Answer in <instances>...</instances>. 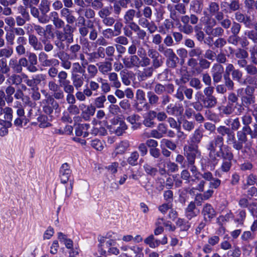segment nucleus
<instances>
[{"instance_id":"nucleus-1","label":"nucleus","mask_w":257,"mask_h":257,"mask_svg":"<svg viewBox=\"0 0 257 257\" xmlns=\"http://www.w3.org/2000/svg\"><path fill=\"white\" fill-rule=\"evenodd\" d=\"M75 28L71 25H66L63 31L57 30L55 32L57 40L55 41V45L60 50L64 49L65 46L63 42L66 41L68 44L73 42V32Z\"/></svg>"},{"instance_id":"nucleus-2","label":"nucleus","mask_w":257,"mask_h":257,"mask_svg":"<svg viewBox=\"0 0 257 257\" xmlns=\"http://www.w3.org/2000/svg\"><path fill=\"white\" fill-rule=\"evenodd\" d=\"M223 144V138L222 137L217 136L209 143L207 146V149L209 151V160L213 166L216 165L218 163V160L217 159V157H220V154L218 151H216V148L218 147L220 149Z\"/></svg>"},{"instance_id":"nucleus-3","label":"nucleus","mask_w":257,"mask_h":257,"mask_svg":"<svg viewBox=\"0 0 257 257\" xmlns=\"http://www.w3.org/2000/svg\"><path fill=\"white\" fill-rule=\"evenodd\" d=\"M43 111L48 115L51 114L54 110L57 111L59 109L58 103L50 95L46 93L45 98L41 102Z\"/></svg>"},{"instance_id":"nucleus-4","label":"nucleus","mask_w":257,"mask_h":257,"mask_svg":"<svg viewBox=\"0 0 257 257\" xmlns=\"http://www.w3.org/2000/svg\"><path fill=\"white\" fill-rule=\"evenodd\" d=\"M184 150L189 163L191 165L194 164L196 158L200 156V152L198 151L197 145L191 144L188 146H185Z\"/></svg>"},{"instance_id":"nucleus-5","label":"nucleus","mask_w":257,"mask_h":257,"mask_svg":"<svg viewBox=\"0 0 257 257\" xmlns=\"http://www.w3.org/2000/svg\"><path fill=\"white\" fill-rule=\"evenodd\" d=\"M16 110V114L18 117L14 120V125L18 127H23V122L25 119V110L22 104L20 102H17L16 104L13 106Z\"/></svg>"},{"instance_id":"nucleus-6","label":"nucleus","mask_w":257,"mask_h":257,"mask_svg":"<svg viewBox=\"0 0 257 257\" xmlns=\"http://www.w3.org/2000/svg\"><path fill=\"white\" fill-rule=\"evenodd\" d=\"M57 56L60 60L61 66L65 70H69L71 68L72 63L70 61V57L69 54L63 51L57 53Z\"/></svg>"},{"instance_id":"nucleus-7","label":"nucleus","mask_w":257,"mask_h":257,"mask_svg":"<svg viewBox=\"0 0 257 257\" xmlns=\"http://www.w3.org/2000/svg\"><path fill=\"white\" fill-rule=\"evenodd\" d=\"M38 59L41 65L44 67H50L59 64V61L55 59H48V55L44 52H41L38 55Z\"/></svg>"},{"instance_id":"nucleus-8","label":"nucleus","mask_w":257,"mask_h":257,"mask_svg":"<svg viewBox=\"0 0 257 257\" xmlns=\"http://www.w3.org/2000/svg\"><path fill=\"white\" fill-rule=\"evenodd\" d=\"M79 108L82 111V117L85 120H88L90 116L94 115L95 111V107L92 105H86L85 104H81Z\"/></svg>"},{"instance_id":"nucleus-9","label":"nucleus","mask_w":257,"mask_h":257,"mask_svg":"<svg viewBox=\"0 0 257 257\" xmlns=\"http://www.w3.org/2000/svg\"><path fill=\"white\" fill-rule=\"evenodd\" d=\"M237 140H236V142H234L232 147L234 149L239 151L242 149L243 144L247 142L246 134L244 133L243 131H238L237 132Z\"/></svg>"},{"instance_id":"nucleus-10","label":"nucleus","mask_w":257,"mask_h":257,"mask_svg":"<svg viewBox=\"0 0 257 257\" xmlns=\"http://www.w3.org/2000/svg\"><path fill=\"white\" fill-rule=\"evenodd\" d=\"M71 174V171L67 163L63 164L60 170V178L61 182L66 183L68 181Z\"/></svg>"},{"instance_id":"nucleus-11","label":"nucleus","mask_w":257,"mask_h":257,"mask_svg":"<svg viewBox=\"0 0 257 257\" xmlns=\"http://www.w3.org/2000/svg\"><path fill=\"white\" fill-rule=\"evenodd\" d=\"M202 214L204 219L206 221H210L215 215V211L212 206L209 204H206L203 207Z\"/></svg>"},{"instance_id":"nucleus-12","label":"nucleus","mask_w":257,"mask_h":257,"mask_svg":"<svg viewBox=\"0 0 257 257\" xmlns=\"http://www.w3.org/2000/svg\"><path fill=\"white\" fill-rule=\"evenodd\" d=\"M223 71L224 69L221 65L216 64L213 66L212 69V72L213 81L217 83L221 80Z\"/></svg>"},{"instance_id":"nucleus-13","label":"nucleus","mask_w":257,"mask_h":257,"mask_svg":"<svg viewBox=\"0 0 257 257\" xmlns=\"http://www.w3.org/2000/svg\"><path fill=\"white\" fill-rule=\"evenodd\" d=\"M29 45L36 51H41L43 49L42 42L39 41L37 36L34 34H31L28 37Z\"/></svg>"},{"instance_id":"nucleus-14","label":"nucleus","mask_w":257,"mask_h":257,"mask_svg":"<svg viewBox=\"0 0 257 257\" xmlns=\"http://www.w3.org/2000/svg\"><path fill=\"white\" fill-rule=\"evenodd\" d=\"M96 66L98 70L103 75H106L112 70V64L109 61L97 63Z\"/></svg>"},{"instance_id":"nucleus-15","label":"nucleus","mask_w":257,"mask_h":257,"mask_svg":"<svg viewBox=\"0 0 257 257\" xmlns=\"http://www.w3.org/2000/svg\"><path fill=\"white\" fill-rule=\"evenodd\" d=\"M31 14L35 18H37L39 23L41 24H47L50 20L49 18H45L42 14L40 15V12L39 8L32 7L31 8Z\"/></svg>"},{"instance_id":"nucleus-16","label":"nucleus","mask_w":257,"mask_h":257,"mask_svg":"<svg viewBox=\"0 0 257 257\" xmlns=\"http://www.w3.org/2000/svg\"><path fill=\"white\" fill-rule=\"evenodd\" d=\"M223 160H231L233 158V154L231 152V149L226 145H222L218 151Z\"/></svg>"},{"instance_id":"nucleus-17","label":"nucleus","mask_w":257,"mask_h":257,"mask_svg":"<svg viewBox=\"0 0 257 257\" xmlns=\"http://www.w3.org/2000/svg\"><path fill=\"white\" fill-rule=\"evenodd\" d=\"M38 8L41 14L45 18H48L47 14L50 11V2L48 0H42Z\"/></svg>"},{"instance_id":"nucleus-18","label":"nucleus","mask_w":257,"mask_h":257,"mask_svg":"<svg viewBox=\"0 0 257 257\" xmlns=\"http://www.w3.org/2000/svg\"><path fill=\"white\" fill-rule=\"evenodd\" d=\"M89 126V124L87 123L78 125L75 128L76 135L77 136H83V138L87 137L88 136L87 131Z\"/></svg>"},{"instance_id":"nucleus-19","label":"nucleus","mask_w":257,"mask_h":257,"mask_svg":"<svg viewBox=\"0 0 257 257\" xmlns=\"http://www.w3.org/2000/svg\"><path fill=\"white\" fill-rule=\"evenodd\" d=\"M23 79L22 74L20 75L15 73L8 77L7 82L12 85H19L22 82Z\"/></svg>"},{"instance_id":"nucleus-20","label":"nucleus","mask_w":257,"mask_h":257,"mask_svg":"<svg viewBox=\"0 0 257 257\" xmlns=\"http://www.w3.org/2000/svg\"><path fill=\"white\" fill-rule=\"evenodd\" d=\"M156 117V113L154 111H149L145 114L144 124L147 127H151L154 124V119Z\"/></svg>"},{"instance_id":"nucleus-21","label":"nucleus","mask_w":257,"mask_h":257,"mask_svg":"<svg viewBox=\"0 0 257 257\" xmlns=\"http://www.w3.org/2000/svg\"><path fill=\"white\" fill-rule=\"evenodd\" d=\"M77 13L79 15H81L82 14H84V17L87 19H93L94 18L95 15L94 11L90 8H87L85 9L79 8L78 9Z\"/></svg>"},{"instance_id":"nucleus-22","label":"nucleus","mask_w":257,"mask_h":257,"mask_svg":"<svg viewBox=\"0 0 257 257\" xmlns=\"http://www.w3.org/2000/svg\"><path fill=\"white\" fill-rule=\"evenodd\" d=\"M71 79L75 88L79 90L84 84V78L79 74L71 75Z\"/></svg>"},{"instance_id":"nucleus-23","label":"nucleus","mask_w":257,"mask_h":257,"mask_svg":"<svg viewBox=\"0 0 257 257\" xmlns=\"http://www.w3.org/2000/svg\"><path fill=\"white\" fill-rule=\"evenodd\" d=\"M68 49L70 52L69 55H70V59L73 60L77 59L78 53L81 50V46L78 44H75L71 45Z\"/></svg>"},{"instance_id":"nucleus-24","label":"nucleus","mask_w":257,"mask_h":257,"mask_svg":"<svg viewBox=\"0 0 257 257\" xmlns=\"http://www.w3.org/2000/svg\"><path fill=\"white\" fill-rule=\"evenodd\" d=\"M173 27V23L169 20H166L164 23L159 27V31L163 34H166Z\"/></svg>"},{"instance_id":"nucleus-25","label":"nucleus","mask_w":257,"mask_h":257,"mask_svg":"<svg viewBox=\"0 0 257 257\" xmlns=\"http://www.w3.org/2000/svg\"><path fill=\"white\" fill-rule=\"evenodd\" d=\"M128 147V144L127 142H121L115 148V151L112 153V157L115 158L118 154H123L127 150Z\"/></svg>"},{"instance_id":"nucleus-26","label":"nucleus","mask_w":257,"mask_h":257,"mask_svg":"<svg viewBox=\"0 0 257 257\" xmlns=\"http://www.w3.org/2000/svg\"><path fill=\"white\" fill-rule=\"evenodd\" d=\"M195 208L196 206L194 203L190 202L186 210V215L188 219H191L197 215L198 211H195Z\"/></svg>"},{"instance_id":"nucleus-27","label":"nucleus","mask_w":257,"mask_h":257,"mask_svg":"<svg viewBox=\"0 0 257 257\" xmlns=\"http://www.w3.org/2000/svg\"><path fill=\"white\" fill-rule=\"evenodd\" d=\"M87 72L88 73V79H92L94 78L98 73V68H97L96 65L94 64H87Z\"/></svg>"},{"instance_id":"nucleus-28","label":"nucleus","mask_w":257,"mask_h":257,"mask_svg":"<svg viewBox=\"0 0 257 257\" xmlns=\"http://www.w3.org/2000/svg\"><path fill=\"white\" fill-rule=\"evenodd\" d=\"M187 64L193 73H200L201 72V69L198 66V63L196 59L194 58L189 59L188 61Z\"/></svg>"},{"instance_id":"nucleus-29","label":"nucleus","mask_w":257,"mask_h":257,"mask_svg":"<svg viewBox=\"0 0 257 257\" xmlns=\"http://www.w3.org/2000/svg\"><path fill=\"white\" fill-rule=\"evenodd\" d=\"M144 242L151 248H155L160 244V240L155 239L153 235H151L144 240Z\"/></svg>"},{"instance_id":"nucleus-30","label":"nucleus","mask_w":257,"mask_h":257,"mask_svg":"<svg viewBox=\"0 0 257 257\" xmlns=\"http://www.w3.org/2000/svg\"><path fill=\"white\" fill-rule=\"evenodd\" d=\"M9 65L10 66L11 69L15 73H21V66L19 65V61L15 58H11L9 61Z\"/></svg>"},{"instance_id":"nucleus-31","label":"nucleus","mask_w":257,"mask_h":257,"mask_svg":"<svg viewBox=\"0 0 257 257\" xmlns=\"http://www.w3.org/2000/svg\"><path fill=\"white\" fill-rule=\"evenodd\" d=\"M130 122L132 124V128L135 130L140 127L141 125L140 117L137 115H132L130 117Z\"/></svg>"},{"instance_id":"nucleus-32","label":"nucleus","mask_w":257,"mask_h":257,"mask_svg":"<svg viewBox=\"0 0 257 257\" xmlns=\"http://www.w3.org/2000/svg\"><path fill=\"white\" fill-rule=\"evenodd\" d=\"M216 99L213 96H206L203 101L204 105L206 107H214L216 105Z\"/></svg>"},{"instance_id":"nucleus-33","label":"nucleus","mask_w":257,"mask_h":257,"mask_svg":"<svg viewBox=\"0 0 257 257\" xmlns=\"http://www.w3.org/2000/svg\"><path fill=\"white\" fill-rule=\"evenodd\" d=\"M203 136L202 132L199 129H197L194 132L192 137L191 138V141L192 143V144L196 145V144H198Z\"/></svg>"},{"instance_id":"nucleus-34","label":"nucleus","mask_w":257,"mask_h":257,"mask_svg":"<svg viewBox=\"0 0 257 257\" xmlns=\"http://www.w3.org/2000/svg\"><path fill=\"white\" fill-rule=\"evenodd\" d=\"M109 81L111 82V85L115 88L120 86V83L118 80L117 75L114 72L110 73L108 75Z\"/></svg>"},{"instance_id":"nucleus-35","label":"nucleus","mask_w":257,"mask_h":257,"mask_svg":"<svg viewBox=\"0 0 257 257\" xmlns=\"http://www.w3.org/2000/svg\"><path fill=\"white\" fill-rule=\"evenodd\" d=\"M60 86L63 87V91L67 94L73 93L74 91L75 87L74 85L70 83V80L60 84Z\"/></svg>"},{"instance_id":"nucleus-36","label":"nucleus","mask_w":257,"mask_h":257,"mask_svg":"<svg viewBox=\"0 0 257 257\" xmlns=\"http://www.w3.org/2000/svg\"><path fill=\"white\" fill-rule=\"evenodd\" d=\"M39 122V126L41 128H45L51 125V123L48 121V117L45 115H40L38 118Z\"/></svg>"},{"instance_id":"nucleus-37","label":"nucleus","mask_w":257,"mask_h":257,"mask_svg":"<svg viewBox=\"0 0 257 257\" xmlns=\"http://www.w3.org/2000/svg\"><path fill=\"white\" fill-rule=\"evenodd\" d=\"M160 147L161 148H168L171 150H174L176 148V145L174 143L165 139L161 140Z\"/></svg>"},{"instance_id":"nucleus-38","label":"nucleus","mask_w":257,"mask_h":257,"mask_svg":"<svg viewBox=\"0 0 257 257\" xmlns=\"http://www.w3.org/2000/svg\"><path fill=\"white\" fill-rule=\"evenodd\" d=\"M71 75L78 74L77 73L85 72L83 69L82 71V66L79 62H74L72 64Z\"/></svg>"},{"instance_id":"nucleus-39","label":"nucleus","mask_w":257,"mask_h":257,"mask_svg":"<svg viewBox=\"0 0 257 257\" xmlns=\"http://www.w3.org/2000/svg\"><path fill=\"white\" fill-rule=\"evenodd\" d=\"M42 45H44V50L46 52L51 51L54 49L53 44L46 37L41 40Z\"/></svg>"},{"instance_id":"nucleus-40","label":"nucleus","mask_w":257,"mask_h":257,"mask_svg":"<svg viewBox=\"0 0 257 257\" xmlns=\"http://www.w3.org/2000/svg\"><path fill=\"white\" fill-rule=\"evenodd\" d=\"M1 53L3 58H9L13 54L14 51L12 47H7L0 49Z\"/></svg>"},{"instance_id":"nucleus-41","label":"nucleus","mask_w":257,"mask_h":257,"mask_svg":"<svg viewBox=\"0 0 257 257\" xmlns=\"http://www.w3.org/2000/svg\"><path fill=\"white\" fill-rule=\"evenodd\" d=\"M22 76L24 79V82L27 84L28 86L31 87V89L32 88H35L37 87L35 85L33 77L30 79L28 77V75L25 73H23Z\"/></svg>"},{"instance_id":"nucleus-42","label":"nucleus","mask_w":257,"mask_h":257,"mask_svg":"<svg viewBox=\"0 0 257 257\" xmlns=\"http://www.w3.org/2000/svg\"><path fill=\"white\" fill-rule=\"evenodd\" d=\"M220 112L222 114L226 115L230 114L232 113L233 109L230 104H228L226 106H222L219 108Z\"/></svg>"},{"instance_id":"nucleus-43","label":"nucleus","mask_w":257,"mask_h":257,"mask_svg":"<svg viewBox=\"0 0 257 257\" xmlns=\"http://www.w3.org/2000/svg\"><path fill=\"white\" fill-rule=\"evenodd\" d=\"M127 128V125L123 121H120L119 126L115 130V134L117 136H121Z\"/></svg>"},{"instance_id":"nucleus-44","label":"nucleus","mask_w":257,"mask_h":257,"mask_svg":"<svg viewBox=\"0 0 257 257\" xmlns=\"http://www.w3.org/2000/svg\"><path fill=\"white\" fill-rule=\"evenodd\" d=\"M4 119L12 121L13 117V110L12 108L6 106L5 107Z\"/></svg>"},{"instance_id":"nucleus-45","label":"nucleus","mask_w":257,"mask_h":257,"mask_svg":"<svg viewBox=\"0 0 257 257\" xmlns=\"http://www.w3.org/2000/svg\"><path fill=\"white\" fill-rule=\"evenodd\" d=\"M57 76L58 78V82L60 85L66 81H69V80L67 79L68 77V74L64 70H61L59 72Z\"/></svg>"},{"instance_id":"nucleus-46","label":"nucleus","mask_w":257,"mask_h":257,"mask_svg":"<svg viewBox=\"0 0 257 257\" xmlns=\"http://www.w3.org/2000/svg\"><path fill=\"white\" fill-rule=\"evenodd\" d=\"M106 101V97L104 95H101L97 97L94 101V104L97 108L104 107V102Z\"/></svg>"},{"instance_id":"nucleus-47","label":"nucleus","mask_w":257,"mask_h":257,"mask_svg":"<svg viewBox=\"0 0 257 257\" xmlns=\"http://www.w3.org/2000/svg\"><path fill=\"white\" fill-rule=\"evenodd\" d=\"M215 21L214 19L210 20L207 23L206 26L205 28V31L206 33L209 35L212 34L213 29L212 28L215 25Z\"/></svg>"},{"instance_id":"nucleus-48","label":"nucleus","mask_w":257,"mask_h":257,"mask_svg":"<svg viewBox=\"0 0 257 257\" xmlns=\"http://www.w3.org/2000/svg\"><path fill=\"white\" fill-rule=\"evenodd\" d=\"M176 224L181 227L182 229L187 230L190 227V224L188 222L181 218H178L176 221Z\"/></svg>"},{"instance_id":"nucleus-49","label":"nucleus","mask_w":257,"mask_h":257,"mask_svg":"<svg viewBox=\"0 0 257 257\" xmlns=\"http://www.w3.org/2000/svg\"><path fill=\"white\" fill-rule=\"evenodd\" d=\"M255 234L249 231H245L243 232L241 238L244 241H248L254 238Z\"/></svg>"},{"instance_id":"nucleus-50","label":"nucleus","mask_w":257,"mask_h":257,"mask_svg":"<svg viewBox=\"0 0 257 257\" xmlns=\"http://www.w3.org/2000/svg\"><path fill=\"white\" fill-rule=\"evenodd\" d=\"M231 160H223L220 167V170L224 172H227L229 171L231 166Z\"/></svg>"},{"instance_id":"nucleus-51","label":"nucleus","mask_w":257,"mask_h":257,"mask_svg":"<svg viewBox=\"0 0 257 257\" xmlns=\"http://www.w3.org/2000/svg\"><path fill=\"white\" fill-rule=\"evenodd\" d=\"M131 250L135 254V257H143V249L138 246H134L131 247Z\"/></svg>"},{"instance_id":"nucleus-52","label":"nucleus","mask_w":257,"mask_h":257,"mask_svg":"<svg viewBox=\"0 0 257 257\" xmlns=\"http://www.w3.org/2000/svg\"><path fill=\"white\" fill-rule=\"evenodd\" d=\"M54 99L57 100H63L64 98V91L59 88L53 92L52 96Z\"/></svg>"},{"instance_id":"nucleus-53","label":"nucleus","mask_w":257,"mask_h":257,"mask_svg":"<svg viewBox=\"0 0 257 257\" xmlns=\"http://www.w3.org/2000/svg\"><path fill=\"white\" fill-rule=\"evenodd\" d=\"M47 86L49 90L52 93L60 88V86L52 80L48 81Z\"/></svg>"},{"instance_id":"nucleus-54","label":"nucleus","mask_w":257,"mask_h":257,"mask_svg":"<svg viewBox=\"0 0 257 257\" xmlns=\"http://www.w3.org/2000/svg\"><path fill=\"white\" fill-rule=\"evenodd\" d=\"M52 23L55 26V28L57 29H60L61 28H64L65 27V22L59 18L54 20L52 21Z\"/></svg>"},{"instance_id":"nucleus-55","label":"nucleus","mask_w":257,"mask_h":257,"mask_svg":"<svg viewBox=\"0 0 257 257\" xmlns=\"http://www.w3.org/2000/svg\"><path fill=\"white\" fill-rule=\"evenodd\" d=\"M33 28L39 36H43L46 35V30L41 26L39 25L34 24Z\"/></svg>"},{"instance_id":"nucleus-56","label":"nucleus","mask_w":257,"mask_h":257,"mask_svg":"<svg viewBox=\"0 0 257 257\" xmlns=\"http://www.w3.org/2000/svg\"><path fill=\"white\" fill-rule=\"evenodd\" d=\"M15 39V35L13 32L7 33L6 35V39L8 44L10 45H13L14 44Z\"/></svg>"},{"instance_id":"nucleus-57","label":"nucleus","mask_w":257,"mask_h":257,"mask_svg":"<svg viewBox=\"0 0 257 257\" xmlns=\"http://www.w3.org/2000/svg\"><path fill=\"white\" fill-rule=\"evenodd\" d=\"M58 69L52 65L50 66L47 72L48 76L52 79L55 78L58 75Z\"/></svg>"},{"instance_id":"nucleus-58","label":"nucleus","mask_w":257,"mask_h":257,"mask_svg":"<svg viewBox=\"0 0 257 257\" xmlns=\"http://www.w3.org/2000/svg\"><path fill=\"white\" fill-rule=\"evenodd\" d=\"M172 207V204L168 202L167 203H164L158 207L159 210L163 214H165L167 213L169 209Z\"/></svg>"},{"instance_id":"nucleus-59","label":"nucleus","mask_w":257,"mask_h":257,"mask_svg":"<svg viewBox=\"0 0 257 257\" xmlns=\"http://www.w3.org/2000/svg\"><path fill=\"white\" fill-rule=\"evenodd\" d=\"M18 11L19 13L21 14L23 17H24L25 19H26L27 21H30V16L29 12L24 6H21L19 7L18 8Z\"/></svg>"},{"instance_id":"nucleus-60","label":"nucleus","mask_w":257,"mask_h":257,"mask_svg":"<svg viewBox=\"0 0 257 257\" xmlns=\"http://www.w3.org/2000/svg\"><path fill=\"white\" fill-rule=\"evenodd\" d=\"M91 146L97 151H101L103 146L102 143L99 140H94L91 141Z\"/></svg>"},{"instance_id":"nucleus-61","label":"nucleus","mask_w":257,"mask_h":257,"mask_svg":"<svg viewBox=\"0 0 257 257\" xmlns=\"http://www.w3.org/2000/svg\"><path fill=\"white\" fill-rule=\"evenodd\" d=\"M189 83L191 86L196 88V89H199L202 87L200 80L196 78H192Z\"/></svg>"},{"instance_id":"nucleus-62","label":"nucleus","mask_w":257,"mask_h":257,"mask_svg":"<svg viewBox=\"0 0 257 257\" xmlns=\"http://www.w3.org/2000/svg\"><path fill=\"white\" fill-rule=\"evenodd\" d=\"M88 87L90 89H91L93 91H97L99 89L100 86L98 82L94 80H89L88 81Z\"/></svg>"},{"instance_id":"nucleus-63","label":"nucleus","mask_w":257,"mask_h":257,"mask_svg":"<svg viewBox=\"0 0 257 257\" xmlns=\"http://www.w3.org/2000/svg\"><path fill=\"white\" fill-rule=\"evenodd\" d=\"M241 100L242 103L246 106L254 103V98L252 95L243 96L241 97Z\"/></svg>"},{"instance_id":"nucleus-64","label":"nucleus","mask_w":257,"mask_h":257,"mask_svg":"<svg viewBox=\"0 0 257 257\" xmlns=\"http://www.w3.org/2000/svg\"><path fill=\"white\" fill-rule=\"evenodd\" d=\"M248 208L253 216L257 217V203H252L249 204Z\"/></svg>"}]
</instances>
